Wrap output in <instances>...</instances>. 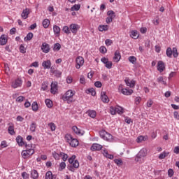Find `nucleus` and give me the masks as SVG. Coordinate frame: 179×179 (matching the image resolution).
Masks as SVG:
<instances>
[{
    "mask_svg": "<svg viewBox=\"0 0 179 179\" xmlns=\"http://www.w3.org/2000/svg\"><path fill=\"white\" fill-rule=\"evenodd\" d=\"M76 94V92L73 90H69L66 93L62 95V99L63 101H66L67 104H71L73 102V96Z\"/></svg>",
    "mask_w": 179,
    "mask_h": 179,
    "instance_id": "obj_1",
    "label": "nucleus"
},
{
    "mask_svg": "<svg viewBox=\"0 0 179 179\" xmlns=\"http://www.w3.org/2000/svg\"><path fill=\"white\" fill-rule=\"evenodd\" d=\"M64 138L65 141L70 145V146H71V148H76L79 145V141L73 138L71 134H66Z\"/></svg>",
    "mask_w": 179,
    "mask_h": 179,
    "instance_id": "obj_2",
    "label": "nucleus"
},
{
    "mask_svg": "<svg viewBox=\"0 0 179 179\" xmlns=\"http://www.w3.org/2000/svg\"><path fill=\"white\" fill-rule=\"evenodd\" d=\"M100 137L103 139V141H107L108 142H110L113 141V135L108 134L105 130H101L99 131Z\"/></svg>",
    "mask_w": 179,
    "mask_h": 179,
    "instance_id": "obj_3",
    "label": "nucleus"
},
{
    "mask_svg": "<svg viewBox=\"0 0 179 179\" xmlns=\"http://www.w3.org/2000/svg\"><path fill=\"white\" fill-rule=\"evenodd\" d=\"M69 29L72 34L76 35L78 34V31L80 30V25L73 23L69 25Z\"/></svg>",
    "mask_w": 179,
    "mask_h": 179,
    "instance_id": "obj_4",
    "label": "nucleus"
},
{
    "mask_svg": "<svg viewBox=\"0 0 179 179\" xmlns=\"http://www.w3.org/2000/svg\"><path fill=\"white\" fill-rule=\"evenodd\" d=\"M84 64H85V59H83L82 57L78 56L76 59V69H80V67L83 66Z\"/></svg>",
    "mask_w": 179,
    "mask_h": 179,
    "instance_id": "obj_5",
    "label": "nucleus"
},
{
    "mask_svg": "<svg viewBox=\"0 0 179 179\" xmlns=\"http://www.w3.org/2000/svg\"><path fill=\"white\" fill-rule=\"evenodd\" d=\"M119 92L121 90V93L124 96H131L134 93V90H128L127 88H122V85H120L118 88Z\"/></svg>",
    "mask_w": 179,
    "mask_h": 179,
    "instance_id": "obj_6",
    "label": "nucleus"
},
{
    "mask_svg": "<svg viewBox=\"0 0 179 179\" xmlns=\"http://www.w3.org/2000/svg\"><path fill=\"white\" fill-rule=\"evenodd\" d=\"M22 85L23 80H22V79L18 78L13 81L11 84V87H13V89H17V87H22Z\"/></svg>",
    "mask_w": 179,
    "mask_h": 179,
    "instance_id": "obj_7",
    "label": "nucleus"
},
{
    "mask_svg": "<svg viewBox=\"0 0 179 179\" xmlns=\"http://www.w3.org/2000/svg\"><path fill=\"white\" fill-rule=\"evenodd\" d=\"M41 50L45 54H48V52H50V50H51V48H50V44L44 42L41 46Z\"/></svg>",
    "mask_w": 179,
    "mask_h": 179,
    "instance_id": "obj_8",
    "label": "nucleus"
},
{
    "mask_svg": "<svg viewBox=\"0 0 179 179\" xmlns=\"http://www.w3.org/2000/svg\"><path fill=\"white\" fill-rule=\"evenodd\" d=\"M57 92H58V83L52 82L50 85V93H52V94H56Z\"/></svg>",
    "mask_w": 179,
    "mask_h": 179,
    "instance_id": "obj_9",
    "label": "nucleus"
},
{
    "mask_svg": "<svg viewBox=\"0 0 179 179\" xmlns=\"http://www.w3.org/2000/svg\"><path fill=\"white\" fill-rule=\"evenodd\" d=\"M103 149V145L99 143H93L90 148L92 152H99Z\"/></svg>",
    "mask_w": 179,
    "mask_h": 179,
    "instance_id": "obj_10",
    "label": "nucleus"
},
{
    "mask_svg": "<svg viewBox=\"0 0 179 179\" xmlns=\"http://www.w3.org/2000/svg\"><path fill=\"white\" fill-rule=\"evenodd\" d=\"M31 11L30 10V8H26L25 9H24L22 10V13H21V17L22 19L26 20L27 19V17H29V14L31 13Z\"/></svg>",
    "mask_w": 179,
    "mask_h": 179,
    "instance_id": "obj_11",
    "label": "nucleus"
},
{
    "mask_svg": "<svg viewBox=\"0 0 179 179\" xmlns=\"http://www.w3.org/2000/svg\"><path fill=\"white\" fill-rule=\"evenodd\" d=\"M8 133L9 135L13 136L16 132H15V125L13 123L8 124Z\"/></svg>",
    "mask_w": 179,
    "mask_h": 179,
    "instance_id": "obj_12",
    "label": "nucleus"
},
{
    "mask_svg": "<svg viewBox=\"0 0 179 179\" xmlns=\"http://www.w3.org/2000/svg\"><path fill=\"white\" fill-rule=\"evenodd\" d=\"M148 155V150L146 148H142L137 154V157H146Z\"/></svg>",
    "mask_w": 179,
    "mask_h": 179,
    "instance_id": "obj_13",
    "label": "nucleus"
},
{
    "mask_svg": "<svg viewBox=\"0 0 179 179\" xmlns=\"http://www.w3.org/2000/svg\"><path fill=\"white\" fill-rule=\"evenodd\" d=\"M53 33L56 37H59V35L61 34V28L58 25H54Z\"/></svg>",
    "mask_w": 179,
    "mask_h": 179,
    "instance_id": "obj_14",
    "label": "nucleus"
},
{
    "mask_svg": "<svg viewBox=\"0 0 179 179\" xmlns=\"http://www.w3.org/2000/svg\"><path fill=\"white\" fill-rule=\"evenodd\" d=\"M164 69H166V66H164V62L162 61H159L157 63V71L162 73L163 72V71H164Z\"/></svg>",
    "mask_w": 179,
    "mask_h": 179,
    "instance_id": "obj_15",
    "label": "nucleus"
},
{
    "mask_svg": "<svg viewBox=\"0 0 179 179\" xmlns=\"http://www.w3.org/2000/svg\"><path fill=\"white\" fill-rule=\"evenodd\" d=\"M42 66L44 69H50L51 68V60L43 61Z\"/></svg>",
    "mask_w": 179,
    "mask_h": 179,
    "instance_id": "obj_16",
    "label": "nucleus"
},
{
    "mask_svg": "<svg viewBox=\"0 0 179 179\" xmlns=\"http://www.w3.org/2000/svg\"><path fill=\"white\" fill-rule=\"evenodd\" d=\"M120 59H121V53H120V51L116 50L115 52V55L113 57V61L114 62H120Z\"/></svg>",
    "mask_w": 179,
    "mask_h": 179,
    "instance_id": "obj_17",
    "label": "nucleus"
},
{
    "mask_svg": "<svg viewBox=\"0 0 179 179\" xmlns=\"http://www.w3.org/2000/svg\"><path fill=\"white\" fill-rule=\"evenodd\" d=\"M15 141L18 146H24V141H23V137L22 136H17Z\"/></svg>",
    "mask_w": 179,
    "mask_h": 179,
    "instance_id": "obj_18",
    "label": "nucleus"
},
{
    "mask_svg": "<svg viewBox=\"0 0 179 179\" xmlns=\"http://www.w3.org/2000/svg\"><path fill=\"white\" fill-rule=\"evenodd\" d=\"M72 130L74 131V134H76V135H84L85 131H82L80 129L78 128L76 126H73L72 127Z\"/></svg>",
    "mask_w": 179,
    "mask_h": 179,
    "instance_id": "obj_19",
    "label": "nucleus"
},
{
    "mask_svg": "<svg viewBox=\"0 0 179 179\" xmlns=\"http://www.w3.org/2000/svg\"><path fill=\"white\" fill-rule=\"evenodd\" d=\"M101 100L103 103H108V96H107V94H106V92H101Z\"/></svg>",
    "mask_w": 179,
    "mask_h": 179,
    "instance_id": "obj_20",
    "label": "nucleus"
},
{
    "mask_svg": "<svg viewBox=\"0 0 179 179\" xmlns=\"http://www.w3.org/2000/svg\"><path fill=\"white\" fill-rule=\"evenodd\" d=\"M102 154L105 157H106V159H110V160L114 159V155L108 154V151H107V150H103Z\"/></svg>",
    "mask_w": 179,
    "mask_h": 179,
    "instance_id": "obj_21",
    "label": "nucleus"
},
{
    "mask_svg": "<svg viewBox=\"0 0 179 179\" xmlns=\"http://www.w3.org/2000/svg\"><path fill=\"white\" fill-rule=\"evenodd\" d=\"M6 43H8V38H6V35H1L0 37V45H5Z\"/></svg>",
    "mask_w": 179,
    "mask_h": 179,
    "instance_id": "obj_22",
    "label": "nucleus"
},
{
    "mask_svg": "<svg viewBox=\"0 0 179 179\" xmlns=\"http://www.w3.org/2000/svg\"><path fill=\"white\" fill-rule=\"evenodd\" d=\"M130 37H131V38H134V40H137V38H139V34L138 33V31H131L130 34Z\"/></svg>",
    "mask_w": 179,
    "mask_h": 179,
    "instance_id": "obj_23",
    "label": "nucleus"
},
{
    "mask_svg": "<svg viewBox=\"0 0 179 179\" xmlns=\"http://www.w3.org/2000/svg\"><path fill=\"white\" fill-rule=\"evenodd\" d=\"M87 114H88V116L91 118H96V116L97 115V113L94 110H88Z\"/></svg>",
    "mask_w": 179,
    "mask_h": 179,
    "instance_id": "obj_24",
    "label": "nucleus"
},
{
    "mask_svg": "<svg viewBox=\"0 0 179 179\" xmlns=\"http://www.w3.org/2000/svg\"><path fill=\"white\" fill-rule=\"evenodd\" d=\"M45 179H57V175H53L52 172L48 171L45 174Z\"/></svg>",
    "mask_w": 179,
    "mask_h": 179,
    "instance_id": "obj_25",
    "label": "nucleus"
},
{
    "mask_svg": "<svg viewBox=\"0 0 179 179\" xmlns=\"http://www.w3.org/2000/svg\"><path fill=\"white\" fill-rule=\"evenodd\" d=\"M31 178L37 179L38 178V172L36 169L31 171Z\"/></svg>",
    "mask_w": 179,
    "mask_h": 179,
    "instance_id": "obj_26",
    "label": "nucleus"
},
{
    "mask_svg": "<svg viewBox=\"0 0 179 179\" xmlns=\"http://www.w3.org/2000/svg\"><path fill=\"white\" fill-rule=\"evenodd\" d=\"M50 20L44 19L42 22L43 27H44V29H48V27H50Z\"/></svg>",
    "mask_w": 179,
    "mask_h": 179,
    "instance_id": "obj_27",
    "label": "nucleus"
},
{
    "mask_svg": "<svg viewBox=\"0 0 179 179\" xmlns=\"http://www.w3.org/2000/svg\"><path fill=\"white\" fill-rule=\"evenodd\" d=\"M98 30L99 31H107V30H108V25H99Z\"/></svg>",
    "mask_w": 179,
    "mask_h": 179,
    "instance_id": "obj_28",
    "label": "nucleus"
},
{
    "mask_svg": "<svg viewBox=\"0 0 179 179\" xmlns=\"http://www.w3.org/2000/svg\"><path fill=\"white\" fill-rule=\"evenodd\" d=\"M157 82H159L160 83V85H164V86L167 85V83L166 82V79H164L162 76H160L157 78Z\"/></svg>",
    "mask_w": 179,
    "mask_h": 179,
    "instance_id": "obj_29",
    "label": "nucleus"
},
{
    "mask_svg": "<svg viewBox=\"0 0 179 179\" xmlns=\"http://www.w3.org/2000/svg\"><path fill=\"white\" fill-rule=\"evenodd\" d=\"M80 9V4H74L71 8V12L78 11Z\"/></svg>",
    "mask_w": 179,
    "mask_h": 179,
    "instance_id": "obj_30",
    "label": "nucleus"
},
{
    "mask_svg": "<svg viewBox=\"0 0 179 179\" xmlns=\"http://www.w3.org/2000/svg\"><path fill=\"white\" fill-rule=\"evenodd\" d=\"M37 128V124L36 122H32L30 125L29 129L31 132H36V129Z\"/></svg>",
    "mask_w": 179,
    "mask_h": 179,
    "instance_id": "obj_31",
    "label": "nucleus"
},
{
    "mask_svg": "<svg viewBox=\"0 0 179 179\" xmlns=\"http://www.w3.org/2000/svg\"><path fill=\"white\" fill-rule=\"evenodd\" d=\"M126 82V85L127 86H129V87H135V80H132L131 81H127L125 80Z\"/></svg>",
    "mask_w": 179,
    "mask_h": 179,
    "instance_id": "obj_32",
    "label": "nucleus"
},
{
    "mask_svg": "<svg viewBox=\"0 0 179 179\" xmlns=\"http://www.w3.org/2000/svg\"><path fill=\"white\" fill-rule=\"evenodd\" d=\"M169 152L164 151L162 153H161L159 155V159H160L161 160L163 159H165L166 157H167V156H169Z\"/></svg>",
    "mask_w": 179,
    "mask_h": 179,
    "instance_id": "obj_33",
    "label": "nucleus"
},
{
    "mask_svg": "<svg viewBox=\"0 0 179 179\" xmlns=\"http://www.w3.org/2000/svg\"><path fill=\"white\" fill-rule=\"evenodd\" d=\"M114 163H115V164H117V166H118V167H121V166H122V164H123L122 159H115Z\"/></svg>",
    "mask_w": 179,
    "mask_h": 179,
    "instance_id": "obj_34",
    "label": "nucleus"
},
{
    "mask_svg": "<svg viewBox=\"0 0 179 179\" xmlns=\"http://www.w3.org/2000/svg\"><path fill=\"white\" fill-rule=\"evenodd\" d=\"M33 38V33L29 32L27 34V36L24 38V41H30Z\"/></svg>",
    "mask_w": 179,
    "mask_h": 179,
    "instance_id": "obj_35",
    "label": "nucleus"
},
{
    "mask_svg": "<svg viewBox=\"0 0 179 179\" xmlns=\"http://www.w3.org/2000/svg\"><path fill=\"white\" fill-rule=\"evenodd\" d=\"M62 31H64V33H65L66 34H71V29L68 26L63 27Z\"/></svg>",
    "mask_w": 179,
    "mask_h": 179,
    "instance_id": "obj_36",
    "label": "nucleus"
},
{
    "mask_svg": "<svg viewBox=\"0 0 179 179\" xmlns=\"http://www.w3.org/2000/svg\"><path fill=\"white\" fill-rule=\"evenodd\" d=\"M45 103L48 108H51V107H52V101H51V99H45Z\"/></svg>",
    "mask_w": 179,
    "mask_h": 179,
    "instance_id": "obj_37",
    "label": "nucleus"
},
{
    "mask_svg": "<svg viewBox=\"0 0 179 179\" xmlns=\"http://www.w3.org/2000/svg\"><path fill=\"white\" fill-rule=\"evenodd\" d=\"M61 50V44L57 43L54 44L53 51H59Z\"/></svg>",
    "mask_w": 179,
    "mask_h": 179,
    "instance_id": "obj_38",
    "label": "nucleus"
},
{
    "mask_svg": "<svg viewBox=\"0 0 179 179\" xmlns=\"http://www.w3.org/2000/svg\"><path fill=\"white\" fill-rule=\"evenodd\" d=\"M32 110L33 111H38V104H37V102H33L31 104Z\"/></svg>",
    "mask_w": 179,
    "mask_h": 179,
    "instance_id": "obj_39",
    "label": "nucleus"
},
{
    "mask_svg": "<svg viewBox=\"0 0 179 179\" xmlns=\"http://www.w3.org/2000/svg\"><path fill=\"white\" fill-rule=\"evenodd\" d=\"M128 59L131 62V64H133V65H134V64H136V57H135V56H130L129 57Z\"/></svg>",
    "mask_w": 179,
    "mask_h": 179,
    "instance_id": "obj_40",
    "label": "nucleus"
},
{
    "mask_svg": "<svg viewBox=\"0 0 179 179\" xmlns=\"http://www.w3.org/2000/svg\"><path fill=\"white\" fill-rule=\"evenodd\" d=\"M52 156L55 160H59L61 159V152L59 154L57 153L56 152H52Z\"/></svg>",
    "mask_w": 179,
    "mask_h": 179,
    "instance_id": "obj_41",
    "label": "nucleus"
},
{
    "mask_svg": "<svg viewBox=\"0 0 179 179\" xmlns=\"http://www.w3.org/2000/svg\"><path fill=\"white\" fill-rule=\"evenodd\" d=\"M116 109V113H117V114H124V109L122 108V107L120 106H116L115 107Z\"/></svg>",
    "mask_w": 179,
    "mask_h": 179,
    "instance_id": "obj_42",
    "label": "nucleus"
},
{
    "mask_svg": "<svg viewBox=\"0 0 179 179\" xmlns=\"http://www.w3.org/2000/svg\"><path fill=\"white\" fill-rule=\"evenodd\" d=\"M107 15L109 17H112L114 19V17H115V13L113 10H108L107 12Z\"/></svg>",
    "mask_w": 179,
    "mask_h": 179,
    "instance_id": "obj_43",
    "label": "nucleus"
},
{
    "mask_svg": "<svg viewBox=\"0 0 179 179\" xmlns=\"http://www.w3.org/2000/svg\"><path fill=\"white\" fill-rule=\"evenodd\" d=\"M172 55L174 57V58H177L178 57V52L177 51V48H173Z\"/></svg>",
    "mask_w": 179,
    "mask_h": 179,
    "instance_id": "obj_44",
    "label": "nucleus"
},
{
    "mask_svg": "<svg viewBox=\"0 0 179 179\" xmlns=\"http://www.w3.org/2000/svg\"><path fill=\"white\" fill-rule=\"evenodd\" d=\"M47 89H48V83L43 82L42 83L41 90L43 91H45V90H47Z\"/></svg>",
    "mask_w": 179,
    "mask_h": 179,
    "instance_id": "obj_45",
    "label": "nucleus"
},
{
    "mask_svg": "<svg viewBox=\"0 0 179 179\" xmlns=\"http://www.w3.org/2000/svg\"><path fill=\"white\" fill-rule=\"evenodd\" d=\"M166 55L169 58H171V55H173V51L171 50V48H168L166 49Z\"/></svg>",
    "mask_w": 179,
    "mask_h": 179,
    "instance_id": "obj_46",
    "label": "nucleus"
},
{
    "mask_svg": "<svg viewBox=\"0 0 179 179\" xmlns=\"http://www.w3.org/2000/svg\"><path fill=\"white\" fill-rule=\"evenodd\" d=\"M105 66L106 68H107V69H111V68H113V62L108 61L107 63L105 64Z\"/></svg>",
    "mask_w": 179,
    "mask_h": 179,
    "instance_id": "obj_47",
    "label": "nucleus"
},
{
    "mask_svg": "<svg viewBox=\"0 0 179 179\" xmlns=\"http://www.w3.org/2000/svg\"><path fill=\"white\" fill-rule=\"evenodd\" d=\"M60 155L62 157V160L66 162L68 160V155L64 152H60Z\"/></svg>",
    "mask_w": 179,
    "mask_h": 179,
    "instance_id": "obj_48",
    "label": "nucleus"
},
{
    "mask_svg": "<svg viewBox=\"0 0 179 179\" xmlns=\"http://www.w3.org/2000/svg\"><path fill=\"white\" fill-rule=\"evenodd\" d=\"M135 104H136V106H138V104H140L141 101H142V98H141V96H136L135 98Z\"/></svg>",
    "mask_w": 179,
    "mask_h": 179,
    "instance_id": "obj_49",
    "label": "nucleus"
},
{
    "mask_svg": "<svg viewBox=\"0 0 179 179\" xmlns=\"http://www.w3.org/2000/svg\"><path fill=\"white\" fill-rule=\"evenodd\" d=\"M20 52H21L22 54H26V48H24V45H20Z\"/></svg>",
    "mask_w": 179,
    "mask_h": 179,
    "instance_id": "obj_50",
    "label": "nucleus"
},
{
    "mask_svg": "<svg viewBox=\"0 0 179 179\" xmlns=\"http://www.w3.org/2000/svg\"><path fill=\"white\" fill-rule=\"evenodd\" d=\"M26 151L29 157L32 155H34V150L33 148H29L28 150H26Z\"/></svg>",
    "mask_w": 179,
    "mask_h": 179,
    "instance_id": "obj_51",
    "label": "nucleus"
},
{
    "mask_svg": "<svg viewBox=\"0 0 179 179\" xmlns=\"http://www.w3.org/2000/svg\"><path fill=\"white\" fill-rule=\"evenodd\" d=\"M110 111L112 115H115L117 114L115 107H110Z\"/></svg>",
    "mask_w": 179,
    "mask_h": 179,
    "instance_id": "obj_52",
    "label": "nucleus"
},
{
    "mask_svg": "<svg viewBox=\"0 0 179 179\" xmlns=\"http://www.w3.org/2000/svg\"><path fill=\"white\" fill-rule=\"evenodd\" d=\"M87 93H90L92 96H94L96 94V91L93 88H90L87 90Z\"/></svg>",
    "mask_w": 179,
    "mask_h": 179,
    "instance_id": "obj_53",
    "label": "nucleus"
},
{
    "mask_svg": "<svg viewBox=\"0 0 179 179\" xmlns=\"http://www.w3.org/2000/svg\"><path fill=\"white\" fill-rule=\"evenodd\" d=\"M48 127H50L51 131H55L57 127L55 126V124L54 123H49Z\"/></svg>",
    "mask_w": 179,
    "mask_h": 179,
    "instance_id": "obj_54",
    "label": "nucleus"
},
{
    "mask_svg": "<svg viewBox=\"0 0 179 179\" xmlns=\"http://www.w3.org/2000/svg\"><path fill=\"white\" fill-rule=\"evenodd\" d=\"M56 78H61V75H62V72L59 71V70H56L55 73H53Z\"/></svg>",
    "mask_w": 179,
    "mask_h": 179,
    "instance_id": "obj_55",
    "label": "nucleus"
},
{
    "mask_svg": "<svg viewBox=\"0 0 179 179\" xmlns=\"http://www.w3.org/2000/svg\"><path fill=\"white\" fill-rule=\"evenodd\" d=\"M73 167L74 169H78L79 167V162L78 160H75L72 164Z\"/></svg>",
    "mask_w": 179,
    "mask_h": 179,
    "instance_id": "obj_56",
    "label": "nucleus"
},
{
    "mask_svg": "<svg viewBox=\"0 0 179 179\" xmlns=\"http://www.w3.org/2000/svg\"><path fill=\"white\" fill-rule=\"evenodd\" d=\"M105 44H106V45H107V47H110V45H111V44H113V41L111 39H106L105 41Z\"/></svg>",
    "mask_w": 179,
    "mask_h": 179,
    "instance_id": "obj_57",
    "label": "nucleus"
},
{
    "mask_svg": "<svg viewBox=\"0 0 179 179\" xmlns=\"http://www.w3.org/2000/svg\"><path fill=\"white\" fill-rule=\"evenodd\" d=\"M174 176V171L173 169H170L168 170V176L171 178Z\"/></svg>",
    "mask_w": 179,
    "mask_h": 179,
    "instance_id": "obj_58",
    "label": "nucleus"
},
{
    "mask_svg": "<svg viewBox=\"0 0 179 179\" xmlns=\"http://www.w3.org/2000/svg\"><path fill=\"white\" fill-rule=\"evenodd\" d=\"M23 100H24V96H20L16 99L17 103H22V101H23Z\"/></svg>",
    "mask_w": 179,
    "mask_h": 179,
    "instance_id": "obj_59",
    "label": "nucleus"
},
{
    "mask_svg": "<svg viewBox=\"0 0 179 179\" xmlns=\"http://www.w3.org/2000/svg\"><path fill=\"white\" fill-rule=\"evenodd\" d=\"M1 147L2 148H8V143L6 142V141H3L1 143Z\"/></svg>",
    "mask_w": 179,
    "mask_h": 179,
    "instance_id": "obj_60",
    "label": "nucleus"
},
{
    "mask_svg": "<svg viewBox=\"0 0 179 179\" xmlns=\"http://www.w3.org/2000/svg\"><path fill=\"white\" fill-rule=\"evenodd\" d=\"M65 167H66V164H65V162H61L59 164V169L64 170L65 169Z\"/></svg>",
    "mask_w": 179,
    "mask_h": 179,
    "instance_id": "obj_61",
    "label": "nucleus"
},
{
    "mask_svg": "<svg viewBox=\"0 0 179 179\" xmlns=\"http://www.w3.org/2000/svg\"><path fill=\"white\" fill-rule=\"evenodd\" d=\"M124 122L127 124H131L132 122V119H131V117H124Z\"/></svg>",
    "mask_w": 179,
    "mask_h": 179,
    "instance_id": "obj_62",
    "label": "nucleus"
},
{
    "mask_svg": "<svg viewBox=\"0 0 179 179\" xmlns=\"http://www.w3.org/2000/svg\"><path fill=\"white\" fill-rule=\"evenodd\" d=\"M22 177L23 179H29V173H27L26 172H22Z\"/></svg>",
    "mask_w": 179,
    "mask_h": 179,
    "instance_id": "obj_63",
    "label": "nucleus"
},
{
    "mask_svg": "<svg viewBox=\"0 0 179 179\" xmlns=\"http://www.w3.org/2000/svg\"><path fill=\"white\" fill-rule=\"evenodd\" d=\"M173 117L176 120H179V113H178V111H175L173 113Z\"/></svg>",
    "mask_w": 179,
    "mask_h": 179,
    "instance_id": "obj_64",
    "label": "nucleus"
}]
</instances>
